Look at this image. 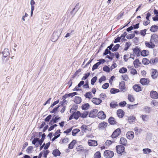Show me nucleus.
Masks as SVG:
<instances>
[{
	"label": "nucleus",
	"instance_id": "obj_1",
	"mask_svg": "<svg viewBox=\"0 0 158 158\" xmlns=\"http://www.w3.org/2000/svg\"><path fill=\"white\" fill-rule=\"evenodd\" d=\"M114 153L113 152L107 150L104 153V156L107 158H111L114 156Z\"/></svg>",
	"mask_w": 158,
	"mask_h": 158
},
{
	"label": "nucleus",
	"instance_id": "obj_2",
	"mask_svg": "<svg viewBox=\"0 0 158 158\" xmlns=\"http://www.w3.org/2000/svg\"><path fill=\"white\" fill-rule=\"evenodd\" d=\"M99 62L95 64L93 66L92 70L93 71L97 69L99 65L104 63L105 62V60L103 59H100L98 60Z\"/></svg>",
	"mask_w": 158,
	"mask_h": 158
},
{
	"label": "nucleus",
	"instance_id": "obj_3",
	"mask_svg": "<svg viewBox=\"0 0 158 158\" xmlns=\"http://www.w3.org/2000/svg\"><path fill=\"white\" fill-rule=\"evenodd\" d=\"M121 132L120 129L118 128L115 130L113 132L111 135L112 137L113 138H115L118 136Z\"/></svg>",
	"mask_w": 158,
	"mask_h": 158
},
{
	"label": "nucleus",
	"instance_id": "obj_4",
	"mask_svg": "<svg viewBox=\"0 0 158 158\" xmlns=\"http://www.w3.org/2000/svg\"><path fill=\"white\" fill-rule=\"evenodd\" d=\"M116 149L117 152L118 154H121L124 151V147L121 145H118L116 146Z\"/></svg>",
	"mask_w": 158,
	"mask_h": 158
},
{
	"label": "nucleus",
	"instance_id": "obj_5",
	"mask_svg": "<svg viewBox=\"0 0 158 158\" xmlns=\"http://www.w3.org/2000/svg\"><path fill=\"white\" fill-rule=\"evenodd\" d=\"M98 110L97 109H94L91 110L89 114V117L94 118L96 117L97 115Z\"/></svg>",
	"mask_w": 158,
	"mask_h": 158
},
{
	"label": "nucleus",
	"instance_id": "obj_6",
	"mask_svg": "<svg viewBox=\"0 0 158 158\" xmlns=\"http://www.w3.org/2000/svg\"><path fill=\"white\" fill-rule=\"evenodd\" d=\"M150 72L151 73V77L153 78H156L158 76V72L157 70L152 69Z\"/></svg>",
	"mask_w": 158,
	"mask_h": 158
},
{
	"label": "nucleus",
	"instance_id": "obj_7",
	"mask_svg": "<svg viewBox=\"0 0 158 158\" xmlns=\"http://www.w3.org/2000/svg\"><path fill=\"white\" fill-rule=\"evenodd\" d=\"M151 41L152 42L158 43V36L155 34H153L151 37Z\"/></svg>",
	"mask_w": 158,
	"mask_h": 158
},
{
	"label": "nucleus",
	"instance_id": "obj_8",
	"mask_svg": "<svg viewBox=\"0 0 158 158\" xmlns=\"http://www.w3.org/2000/svg\"><path fill=\"white\" fill-rule=\"evenodd\" d=\"M127 137L129 139H132L134 137V132L132 131H129L126 134Z\"/></svg>",
	"mask_w": 158,
	"mask_h": 158
},
{
	"label": "nucleus",
	"instance_id": "obj_9",
	"mask_svg": "<svg viewBox=\"0 0 158 158\" xmlns=\"http://www.w3.org/2000/svg\"><path fill=\"white\" fill-rule=\"evenodd\" d=\"M98 117L100 119H104L106 118V116L104 112L102 111H100L97 114Z\"/></svg>",
	"mask_w": 158,
	"mask_h": 158
},
{
	"label": "nucleus",
	"instance_id": "obj_10",
	"mask_svg": "<svg viewBox=\"0 0 158 158\" xmlns=\"http://www.w3.org/2000/svg\"><path fill=\"white\" fill-rule=\"evenodd\" d=\"M108 123L104 122L100 123L98 126V128L101 130L103 129L107 126Z\"/></svg>",
	"mask_w": 158,
	"mask_h": 158
},
{
	"label": "nucleus",
	"instance_id": "obj_11",
	"mask_svg": "<svg viewBox=\"0 0 158 158\" xmlns=\"http://www.w3.org/2000/svg\"><path fill=\"white\" fill-rule=\"evenodd\" d=\"M89 145L91 146H95L97 145V142L96 141L89 139L88 141Z\"/></svg>",
	"mask_w": 158,
	"mask_h": 158
},
{
	"label": "nucleus",
	"instance_id": "obj_12",
	"mask_svg": "<svg viewBox=\"0 0 158 158\" xmlns=\"http://www.w3.org/2000/svg\"><path fill=\"white\" fill-rule=\"evenodd\" d=\"M146 46L149 48H153L155 47V44L152 42L146 41L145 42Z\"/></svg>",
	"mask_w": 158,
	"mask_h": 158
},
{
	"label": "nucleus",
	"instance_id": "obj_13",
	"mask_svg": "<svg viewBox=\"0 0 158 158\" xmlns=\"http://www.w3.org/2000/svg\"><path fill=\"white\" fill-rule=\"evenodd\" d=\"M151 97L153 98L156 99L158 98L157 93L155 91H152L150 93Z\"/></svg>",
	"mask_w": 158,
	"mask_h": 158
},
{
	"label": "nucleus",
	"instance_id": "obj_14",
	"mask_svg": "<svg viewBox=\"0 0 158 158\" xmlns=\"http://www.w3.org/2000/svg\"><path fill=\"white\" fill-rule=\"evenodd\" d=\"M92 102L96 105H99L102 102V100L99 98H94L92 99Z\"/></svg>",
	"mask_w": 158,
	"mask_h": 158
},
{
	"label": "nucleus",
	"instance_id": "obj_15",
	"mask_svg": "<svg viewBox=\"0 0 158 158\" xmlns=\"http://www.w3.org/2000/svg\"><path fill=\"white\" fill-rule=\"evenodd\" d=\"M81 128L82 131H83L85 132H87L88 131H90L91 129L88 128V126L85 125H82L81 127Z\"/></svg>",
	"mask_w": 158,
	"mask_h": 158
},
{
	"label": "nucleus",
	"instance_id": "obj_16",
	"mask_svg": "<svg viewBox=\"0 0 158 158\" xmlns=\"http://www.w3.org/2000/svg\"><path fill=\"white\" fill-rule=\"evenodd\" d=\"M140 82L142 85H145L148 84L149 81L147 79L145 78H143L140 79Z\"/></svg>",
	"mask_w": 158,
	"mask_h": 158
},
{
	"label": "nucleus",
	"instance_id": "obj_17",
	"mask_svg": "<svg viewBox=\"0 0 158 158\" xmlns=\"http://www.w3.org/2000/svg\"><path fill=\"white\" fill-rule=\"evenodd\" d=\"M133 51L134 54L137 56H140V50L138 48L136 47H135L134 49H133Z\"/></svg>",
	"mask_w": 158,
	"mask_h": 158
},
{
	"label": "nucleus",
	"instance_id": "obj_18",
	"mask_svg": "<svg viewBox=\"0 0 158 158\" xmlns=\"http://www.w3.org/2000/svg\"><path fill=\"white\" fill-rule=\"evenodd\" d=\"M125 84L124 81H122L119 84V88L122 91L126 89Z\"/></svg>",
	"mask_w": 158,
	"mask_h": 158
},
{
	"label": "nucleus",
	"instance_id": "obj_19",
	"mask_svg": "<svg viewBox=\"0 0 158 158\" xmlns=\"http://www.w3.org/2000/svg\"><path fill=\"white\" fill-rule=\"evenodd\" d=\"M60 118V117H58L57 116L55 117L54 118H53L50 121L49 123V124L52 125V124L56 123L57 121Z\"/></svg>",
	"mask_w": 158,
	"mask_h": 158
},
{
	"label": "nucleus",
	"instance_id": "obj_20",
	"mask_svg": "<svg viewBox=\"0 0 158 158\" xmlns=\"http://www.w3.org/2000/svg\"><path fill=\"white\" fill-rule=\"evenodd\" d=\"M127 119L129 122L131 123L134 122L136 119V118L133 116H130L127 117Z\"/></svg>",
	"mask_w": 158,
	"mask_h": 158
},
{
	"label": "nucleus",
	"instance_id": "obj_21",
	"mask_svg": "<svg viewBox=\"0 0 158 158\" xmlns=\"http://www.w3.org/2000/svg\"><path fill=\"white\" fill-rule=\"evenodd\" d=\"M74 102L76 104H79L81 102V99L80 97L76 96L75 97Z\"/></svg>",
	"mask_w": 158,
	"mask_h": 158
},
{
	"label": "nucleus",
	"instance_id": "obj_22",
	"mask_svg": "<svg viewBox=\"0 0 158 158\" xmlns=\"http://www.w3.org/2000/svg\"><path fill=\"white\" fill-rule=\"evenodd\" d=\"M120 143L124 145H126L127 144V141L126 138L121 137L120 139Z\"/></svg>",
	"mask_w": 158,
	"mask_h": 158
},
{
	"label": "nucleus",
	"instance_id": "obj_23",
	"mask_svg": "<svg viewBox=\"0 0 158 158\" xmlns=\"http://www.w3.org/2000/svg\"><path fill=\"white\" fill-rule=\"evenodd\" d=\"M117 114L118 117L120 118L123 117L124 115V112L122 110H119L117 111Z\"/></svg>",
	"mask_w": 158,
	"mask_h": 158
},
{
	"label": "nucleus",
	"instance_id": "obj_24",
	"mask_svg": "<svg viewBox=\"0 0 158 158\" xmlns=\"http://www.w3.org/2000/svg\"><path fill=\"white\" fill-rule=\"evenodd\" d=\"M73 115L74 118L76 119H77L80 116H81L80 112V111H77L76 112L73 113Z\"/></svg>",
	"mask_w": 158,
	"mask_h": 158
},
{
	"label": "nucleus",
	"instance_id": "obj_25",
	"mask_svg": "<svg viewBox=\"0 0 158 158\" xmlns=\"http://www.w3.org/2000/svg\"><path fill=\"white\" fill-rule=\"evenodd\" d=\"M134 89L136 92H139L141 91V87L138 85H135L133 87Z\"/></svg>",
	"mask_w": 158,
	"mask_h": 158
},
{
	"label": "nucleus",
	"instance_id": "obj_26",
	"mask_svg": "<svg viewBox=\"0 0 158 158\" xmlns=\"http://www.w3.org/2000/svg\"><path fill=\"white\" fill-rule=\"evenodd\" d=\"M10 53L9 50L8 49L5 48L3 52V55L4 57H6L8 56L9 55Z\"/></svg>",
	"mask_w": 158,
	"mask_h": 158
},
{
	"label": "nucleus",
	"instance_id": "obj_27",
	"mask_svg": "<svg viewBox=\"0 0 158 158\" xmlns=\"http://www.w3.org/2000/svg\"><path fill=\"white\" fill-rule=\"evenodd\" d=\"M158 30V26L157 25H154L152 26L151 27L150 30L152 32H155L156 31Z\"/></svg>",
	"mask_w": 158,
	"mask_h": 158
},
{
	"label": "nucleus",
	"instance_id": "obj_28",
	"mask_svg": "<svg viewBox=\"0 0 158 158\" xmlns=\"http://www.w3.org/2000/svg\"><path fill=\"white\" fill-rule=\"evenodd\" d=\"M76 143V141L73 140L69 144V148L70 149H72L73 148V146Z\"/></svg>",
	"mask_w": 158,
	"mask_h": 158
},
{
	"label": "nucleus",
	"instance_id": "obj_29",
	"mask_svg": "<svg viewBox=\"0 0 158 158\" xmlns=\"http://www.w3.org/2000/svg\"><path fill=\"white\" fill-rule=\"evenodd\" d=\"M52 154L55 156H59L60 153L58 150L56 149L53 151Z\"/></svg>",
	"mask_w": 158,
	"mask_h": 158
},
{
	"label": "nucleus",
	"instance_id": "obj_30",
	"mask_svg": "<svg viewBox=\"0 0 158 158\" xmlns=\"http://www.w3.org/2000/svg\"><path fill=\"white\" fill-rule=\"evenodd\" d=\"M45 136L46 135L44 133L42 135L41 139L40 140H39L38 143L40 145L42 144V143L43 142Z\"/></svg>",
	"mask_w": 158,
	"mask_h": 158
},
{
	"label": "nucleus",
	"instance_id": "obj_31",
	"mask_svg": "<svg viewBox=\"0 0 158 158\" xmlns=\"http://www.w3.org/2000/svg\"><path fill=\"white\" fill-rule=\"evenodd\" d=\"M85 97L86 98H88L89 99H90L93 97L92 93L90 92L86 93L85 94Z\"/></svg>",
	"mask_w": 158,
	"mask_h": 158
},
{
	"label": "nucleus",
	"instance_id": "obj_32",
	"mask_svg": "<svg viewBox=\"0 0 158 158\" xmlns=\"http://www.w3.org/2000/svg\"><path fill=\"white\" fill-rule=\"evenodd\" d=\"M109 122L110 124L114 125L116 124V122L114 118L112 117H110L109 119Z\"/></svg>",
	"mask_w": 158,
	"mask_h": 158
},
{
	"label": "nucleus",
	"instance_id": "obj_33",
	"mask_svg": "<svg viewBox=\"0 0 158 158\" xmlns=\"http://www.w3.org/2000/svg\"><path fill=\"white\" fill-rule=\"evenodd\" d=\"M143 153L145 154H148L152 152V150L148 148H144L143 150Z\"/></svg>",
	"mask_w": 158,
	"mask_h": 158
},
{
	"label": "nucleus",
	"instance_id": "obj_34",
	"mask_svg": "<svg viewBox=\"0 0 158 158\" xmlns=\"http://www.w3.org/2000/svg\"><path fill=\"white\" fill-rule=\"evenodd\" d=\"M119 92V89L115 88H111L110 90V92L112 94H115Z\"/></svg>",
	"mask_w": 158,
	"mask_h": 158
},
{
	"label": "nucleus",
	"instance_id": "obj_35",
	"mask_svg": "<svg viewBox=\"0 0 158 158\" xmlns=\"http://www.w3.org/2000/svg\"><path fill=\"white\" fill-rule=\"evenodd\" d=\"M88 114V113L87 111H84L82 113H80L81 117L83 118H85L87 117Z\"/></svg>",
	"mask_w": 158,
	"mask_h": 158
},
{
	"label": "nucleus",
	"instance_id": "obj_36",
	"mask_svg": "<svg viewBox=\"0 0 158 158\" xmlns=\"http://www.w3.org/2000/svg\"><path fill=\"white\" fill-rule=\"evenodd\" d=\"M141 54L142 56H145L148 55L149 52L148 51L144 50L141 52Z\"/></svg>",
	"mask_w": 158,
	"mask_h": 158
},
{
	"label": "nucleus",
	"instance_id": "obj_37",
	"mask_svg": "<svg viewBox=\"0 0 158 158\" xmlns=\"http://www.w3.org/2000/svg\"><path fill=\"white\" fill-rule=\"evenodd\" d=\"M89 105L88 103H86L82 105V108L83 110H86L89 109Z\"/></svg>",
	"mask_w": 158,
	"mask_h": 158
},
{
	"label": "nucleus",
	"instance_id": "obj_38",
	"mask_svg": "<svg viewBox=\"0 0 158 158\" xmlns=\"http://www.w3.org/2000/svg\"><path fill=\"white\" fill-rule=\"evenodd\" d=\"M158 61V58H155L154 59H152L150 60V63L151 64H155L157 63Z\"/></svg>",
	"mask_w": 158,
	"mask_h": 158
},
{
	"label": "nucleus",
	"instance_id": "obj_39",
	"mask_svg": "<svg viewBox=\"0 0 158 158\" xmlns=\"http://www.w3.org/2000/svg\"><path fill=\"white\" fill-rule=\"evenodd\" d=\"M80 131V130L78 129L73 130L72 131V135L73 136L76 135V134Z\"/></svg>",
	"mask_w": 158,
	"mask_h": 158
},
{
	"label": "nucleus",
	"instance_id": "obj_40",
	"mask_svg": "<svg viewBox=\"0 0 158 158\" xmlns=\"http://www.w3.org/2000/svg\"><path fill=\"white\" fill-rule=\"evenodd\" d=\"M80 8V4L79 3H78L76 5L75 7L73 9L72 11H76L77 12L79 9Z\"/></svg>",
	"mask_w": 158,
	"mask_h": 158
},
{
	"label": "nucleus",
	"instance_id": "obj_41",
	"mask_svg": "<svg viewBox=\"0 0 158 158\" xmlns=\"http://www.w3.org/2000/svg\"><path fill=\"white\" fill-rule=\"evenodd\" d=\"M150 63V61L146 58H143L142 60V63L144 64H148Z\"/></svg>",
	"mask_w": 158,
	"mask_h": 158
},
{
	"label": "nucleus",
	"instance_id": "obj_42",
	"mask_svg": "<svg viewBox=\"0 0 158 158\" xmlns=\"http://www.w3.org/2000/svg\"><path fill=\"white\" fill-rule=\"evenodd\" d=\"M33 149V148L32 146H30L28 147L26 150V152L28 153H32V151Z\"/></svg>",
	"mask_w": 158,
	"mask_h": 158
},
{
	"label": "nucleus",
	"instance_id": "obj_43",
	"mask_svg": "<svg viewBox=\"0 0 158 158\" xmlns=\"http://www.w3.org/2000/svg\"><path fill=\"white\" fill-rule=\"evenodd\" d=\"M127 71V69L126 68L124 67H122L119 69V72L120 73H126Z\"/></svg>",
	"mask_w": 158,
	"mask_h": 158
},
{
	"label": "nucleus",
	"instance_id": "obj_44",
	"mask_svg": "<svg viewBox=\"0 0 158 158\" xmlns=\"http://www.w3.org/2000/svg\"><path fill=\"white\" fill-rule=\"evenodd\" d=\"M101 157V153L99 152H96L94 155V158H100Z\"/></svg>",
	"mask_w": 158,
	"mask_h": 158
},
{
	"label": "nucleus",
	"instance_id": "obj_45",
	"mask_svg": "<svg viewBox=\"0 0 158 158\" xmlns=\"http://www.w3.org/2000/svg\"><path fill=\"white\" fill-rule=\"evenodd\" d=\"M131 44L130 42H127L125 44V47L124 48V50L125 51L127 50L131 45Z\"/></svg>",
	"mask_w": 158,
	"mask_h": 158
},
{
	"label": "nucleus",
	"instance_id": "obj_46",
	"mask_svg": "<svg viewBox=\"0 0 158 158\" xmlns=\"http://www.w3.org/2000/svg\"><path fill=\"white\" fill-rule=\"evenodd\" d=\"M108 54H109L111 56L113 54V53H111L110 51L109 50L108 48H107L105 50V52L103 53V55H106Z\"/></svg>",
	"mask_w": 158,
	"mask_h": 158
},
{
	"label": "nucleus",
	"instance_id": "obj_47",
	"mask_svg": "<svg viewBox=\"0 0 158 158\" xmlns=\"http://www.w3.org/2000/svg\"><path fill=\"white\" fill-rule=\"evenodd\" d=\"M128 99L130 102H133L134 101V98L133 96L131 94H129L128 95Z\"/></svg>",
	"mask_w": 158,
	"mask_h": 158
},
{
	"label": "nucleus",
	"instance_id": "obj_48",
	"mask_svg": "<svg viewBox=\"0 0 158 158\" xmlns=\"http://www.w3.org/2000/svg\"><path fill=\"white\" fill-rule=\"evenodd\" d=\"M139 64V60L138 59H136L133 62V64L135 68L137 67Z\"/></svg>",
	"mask_w": 158,
	"mask_h": 158
},
{
	"label": "nucleus",
	"instance_id": "obj_49",
	"mask_svg": "<svg viewBox=\"0 0 158 158\" xmlns=\"http://www.w3.org/2000/svg\"><path fill=\"white\" fill-rule=\"evenodd\" d=\"M120 46L119 44H116L112 49V52L116 51Z\"/></svg>",
	"mask_w": 158,
	"mask_h": 158
},
{
	"label": "nucleus",
	"instance_id": "obj_50",
	"mask_svg": "<svg viewBox=\"0 0 158 158\" xmlns=\"http://www.w3.org/2000/svg\"><path fill=\"white\" fill-rule=\"evenodd\" d=\"M103 71L107 73H109L110 71V69L107 66H104L103 68Z\"/></svg>",
	"mask_w": 158,
	"mask_h": 158
},
{
	"label": "nucleus",
	"instance_id": "obj_51",
	"mask_svg": "<svg viewBox=\"0 0 158 158\" xmlns=\"http://www.w3.org/2000/svg\"><path fill=\"white\" fill-rule=\"evenodd\" d=\"M97 79V77L95 76V77H93L91 80V84L92 85H94V83L96 81Z\"/></svg>",
	"mask_w": 158,
	"mask_h": 158
},
{
	"label": "nucleus",
	"instance_id": "obj_52",
	"mask_svg": "<svg viewBox=\"0 0 158 158\" xmlns=\"http://www.w3.org/2000/svg\"><path fill=\"white\" fill-rule=\"evenodd\" d=\"M131 73L133 75H134L137 74V71L135 69L132 68L131 69Z\"/></svg>",
	"mask_w": 158,
	"mask_h": 158
},
{
	"label": "nucleus",
	"instance_id": "obj_53",
	"mask_svg": "<svg viewBox=\"0 0 158 158\" xmlns=\"http://www.w3.org/2000/svg\"><path fill=\"white\" fill-rule=\"evenodd\" d=\"M109 85L108 83H106L102 85V88L103 89H106L108 87Z\"/></svg>",
	"mask_w": 158,
	"mask_h": 158
},
{
	"label": "nucleus",
	"instance_id": "obj_54",
	"mask_svg": "<svg viewBox=\"0 0 158 158\" xmlns=\"http://www.w3.org/2000/svg\"><path fill=\"white\" fill-rule=\"evenodd\" d=\"M39 138H35L32 140V143L33 144H35L36 143L38 142Z\"/></svg>",
	"mask_w": 158,
	"mask_h": 158
},
{
	"label": "nucleus",
	"instance_id": "obj_55",
	"mask_svg": "<svg viewBox=\"0 0 158 158\" xmlns=\"http://www.w3.org/2000/svg\"><path fill=\"white\" fill-rule=\"evenodd\" d=\"M135 36V34H131L127 35L126 37L128 39H130L133 38Z\"/></svg>",
	"mask_w": 158,
	"mask_h": 158
},
{
	"label": "nucleus",
	"instance_id": "obj_56",
	"mask_svg": "<svg viewBox=\"0 0 158 158\" xmlns=\"http://www.w3.org/2000/svg\"><path fill=\"white\" fill-rule=\"evenodd\" d=\"M127 104L125 101L121 102L119 103V105L121 106H124Z\"/></svg>",
	"mask_w": 158,
	"mask_h": 158
},
{
	"label": "nucleus",
	"instance_id": "obj_57",
	"mask_svg": "<svg viewBox=\"0 0 158 158\" xmlns=\"http://www.w3.org/2000/svg\"><path fill=\"white\" fill-rule=\"evenodd\" d=\"M89 75H90L89 73H87L85 74L84 76H83V77H82V80H85L89 76Z\"/></svg>",
	"mask_w": 158,
	"mask_h": 158
},
{
	"label": "nucleus",
	"instance_id": "obj_58",
	"mask_svg": "<svg viewBox=\"0 0 158 158\" xmlns=\"http://www.w3.org/2000/svg\"><path fill=\"white\" fill-rule=\"evenodd\" d=\"M122 77L123 79L125 81H127L129 79L128 76L127 75H123Z\"/></svg>",
	"mask_w": 158,
	"mask_h": 158
},
{
	"label": "nucleus",
	"instance_id": "obj_59",
	"mask_svg": "<svg viewBox=\"0 0 158 158\" xmlns=\"http://www.w3.org/2000/svg\"><path fill=\"white\" fill-rule=\"evenodd\" d=\"M106 79V77L104 76H103L99 79V82L101 83L103 81H105Z\"/></svg>",
	"mask_w": 158,
	"mask_h": 158
},
{
	"label": "nucleus",
	"instance_id": "obj_60",
	"mask_svg": "<svg viewBox=\"0 0 158 158\" xmlns=\"http://www.w3.org/2000/svg\"><path fill=\"white\" fill-rule=\"evenodd\" d=\"M145 111L148 113H149L151 111V109L148 107H146L144 108Z\"/></svg>",
	"mask_w": 158,
	"mask_h": 158
},
{
	"label": "nucleus",
	"instance_id": "obj_61",
	"mask_svg": "<svg viewBox=\"0 0 158 158\" xmlns=\"http://www.w3.org/2000/svg\"><path fill=\"white\" fill-rule=\"evenodd\" d=\"M147 31V30L146 29H145L143 30H142L141 31H140V34L141 35H143V36H144L146 32Z\"/></svg>",
	"mask_w": 158,
	"mask_h": 158
},
{
	"label": "nucleus",
	"instance_id": "obj_62",
	"mask_svg": "<svg viewBox=\"0 0 158 158\" xmlns=\"http://www.w3.org/2000/svg\"><path fill=\"white\" fill-rule=\"evenodd\" d=\"M112 143V141L110 140H107L105 143V145L106 146H109Z\"/></svg>",
	"mask_w": 158,
	"mask_h": 158
},
{
	"label": "nucleus",
	"instance_id": "obj_63",
	"mask_svg": "<svg viewBox=\"0 0 158 158\" xmlns=\"http://www.w3.org/2000/svg\"><path fill=\"white\" fill-rule=\"evenodd\" d=\"M52 117V115H49L45 119V121L46 122H48L51 119Z\"/></svg>",
	"mask_w": 158,
	"mask_h": 158
},
{
	"label": "nucleus",
	"instance_id": "obj_64",
	"mask_svg": "<svg viewBox=\"0 0 158 158\" xmlns=\"http://www.w3.org/2000/svg\"><path fill=\"white\" fill-rule=\"evenodd\" d=\"M77 93L74 92L73 93H70L68 94L69 97H72L77 95Z\"/></svg>",
	"mask_w": 158,
	"mask_h": 158
}]
</instances>
